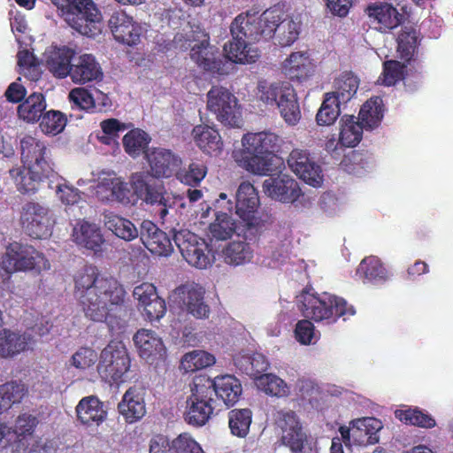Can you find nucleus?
<instances>
[{
  "label": "nucleus",
  "instance_id": "338daca9",
  "mask_svg": "<svg viewBox=\"0 0 453 453\" xmlns=\"http://www.w3.org/2000/svg\"><path fill=\"white\" fill-rule=\"evenodd\" d=\"M133 296L138 301V304L142 308L147 303L157 298L158 294L157 288L152 283L142 282L134 288Z\"/></svg>",
  "mask_w": 453,
  "mask_h": 453
},
{
  "label": "nucleus",
  "instance_id": "774afa93",
  "mask_svg": "<svg viewBox=\"0 0 453 453\" xmlns=\"http://www.w3.org/2000/svg\"><path fill=\"white\" fill-rule=\"evenodd\" d=\"M96 358V354L90 348H81L72 357L73 365L79 369L91 366Z\"/></svg>",
  "mask_w": 453,
  "mask_h": 453
},
{
  "label": "nucleus",
  "instance_id": "864d4df0",
  "mask_svg": "<svg viewBox=\"0 0 453 453\" xmlns=\"http://www.w3.org/2000/svg\"><path fill=\"white\" fill-rule=\"evenodd\" d=\"M26 393L25 386L16 381L0 386V413L3 410L11 407L12 404L19 403Z\"/></svg>",
  "mask_w": 453,
  "mask_h": 453
},
{
  "label": "nucleus",
  "instance_id": "603ef678",
  "mask_svg": "<svg viewBox=\"0 0 453 453\" xmlns=\"http://www.w3.org/2000/svg\"><path fill=\"white\" fill-rule=\"evenodd\" d=\"M150 140L148 134L139 128H135L124 135L123 146L128 155L135 157L144 150Z\"/></svg>",
  "mask_w": 453,
  "mask_h": 453
},
{
  "label": "nucleus",
  "instance_id": "f8f14e48",
  "mask_svg": "<svg viewBox=\"0 0 453 453\" xmlns=\"http://www.w3.org/2000/svg\"><path fill=\"white\" fill-rule=\"evenodd\" d=\"M207 109L225 126L240 127L241 106L236 96L226 88L213 86L208 91Z\"/></svg>",
  "mask_w": 453,
  "mask_h": 453
},
{
  "label": "nucleus",
  "instance_id": "a18cd8bd",
  "mask_svg": "<svg viewBox=\"0 0 453 453\" xmlns=\"http://www.w3.org/2000/svg\"><path fill=\"white\" fill-rule=\"evenodd\" d=\"M395 418L401 422L422 428H433L436 426V421L427 411L416 408H408L406 410H397L395 412Z\"/></svg>",
  "mask_w": 453,
  "mask_h": 453
},
{
  "label": "nucleus",
  "instance_id": "5fc2aeb1",
  "mask_svg": "<svg viewBox=\"0 0 453 453\" xmlns=\"http://www.w3.org/2000/svg\"><path fill=\"white\" fill-rule=\"evenodd\" d=\"M341 104L337 98L331 94H326L325 99L319 108L316 119L320 126H329L333 124L340 114Z\"/></svg>",
  "mask_w": 453,
  "mask_h": 453
},
{
  "label": "nucleus",
  "instance_id": "ea45409f",
  "mask_svg": "<svg viewBox=\"0 0 453 453\" xmlns=\"http://www.w3.org/2000/svg\"><path fill=\"white\" fill-rule=\"evenodd\" d=\"M382 428L380 420L375 418L357 419L352 427V436L360 444H375L379 441L378 432Z\"/></svg>",
  "mask_w": 453,
  "mask_h": 453
},
{
  "label": "nucleus",
  "instance_id": "6ab92c4d",
  "mask_svg": "<svg viewBox=\"0 0 453 453\" xmlns=\"http://www.w3.org/2000/svg\"><path fill=\"white\" fill-rule=\"evenodd\" d=\"M263 190L270 198L287 203L296 202L302 196L298 182L286 173L265 179Z\"/></svg>",
  "mask_w": 453,
  "mask_h": 453
},
{
  "label": "nucleus",
  "instance_id": "72a5a7b5",
  "mask_svg": "<svg viewBox=\"0 0 453 453\" xmlns=\"http://www.w3.org/2000/svg\"><path fill=\"white\" fill-rule=\"evenodd\" d=\"M210 213V207L207 206L205 210L203 209L200 217V224H208L209 226H223L224 225L226 226H235V221L233 219V202L227 198V195L226 193L219 194V199L216 201L215 210L213 212L215 219L213 222L209 223L205 219Z\"/></svg>",
  "mask_w": 453,
  "mask_h": 453
},
{
  "label": "nucleus",
  "instance_id": "e2e57ef3",
  "mask_svg": "<svg viewBox=\"0 0 453 453\" xmlns=\"http://www.w3.org/2000/svg\"><path fill=\"white\" fill-rule=\"evenodd\" d=\"M57 196L66 205H75L82 203L81 192L74 187L68 185L65 181L58 182L55 187Z\"/></svg>",
  "mask_w": 453,
  "mask_h": 453
},
{
  "label": "nucleus",
  "instance_id": "de8ad7c7",
  "mask_svg": "<svg viewBox=\"0 0 453 453\" xmlns=\"http://www.w3.org/2000/svg\"><path fill=\"white\" fill-rule=\"evenodd\" d=\"M358 88V79L352 73H343L340 76L334 85V91L329 92L337 98V102L344 104L349 102L356 94Z\"/></svg>",
  "mask_w": 453,
  "mask_h": 453
},
{
  "label": "nucleus",
  "instance_id": "39448f33",
  "mask_svg": "<svg viewBox=\"0 0 453 453\" xmlns=\"http://www.w3.org/2000/svg\"><path fill=\"white\" fill-rule=\"evenodd\" d=\"M298 298L303 316L317 323L329 325L340 318L346 320L356 313L354 307L345 299L327 292L317 293L304 288Z\"/></svg>",
  "mask_w": 453,
  "mask_h": 453
},
{
  "label": "nucleus",
  "instance_id": "4d7b16f0",
  "mask_svg": "<svg viewBox=\"0 0 453 453\" xmlns=\"http://www.w3.org/2000/svg\"><path fill=\"white\" fill-rule=\"evenodd\" d=\"M206 173V166L203 163L193 162L189 165L188 170H180V168L175 175L182 183L188 186H196L203 180Z\"/></svg>",
  "mask_w": 453,
  "mask_h": 453
},
{
  "label": "nucleus",
  "instance_id": "a878e982",
  "mask_svg": "<svg viewBox=\"0 0 453 453\" xmlns=\"http://www.w3.org/2000/svg\"><path fill=\"white\" fill-rule=\"evenodd\" d=\"M133 341L140 357L147 361L161 359L165 356L166 349L162 339L152 330L139 329L134 334Z\"/></svg>",
  "mask_w": 453,
  "mask_h": 453
},
{
  "label": "nucleus",
  "instance_id": "f03ea898",
  "mask_svg": "<svg viewBox=\"0 0 453 453\" xmlns=\"http://www.w3.org/2000/svg\"><path fill=\"white\" fill-rule=\"evenodd\" d=\"M173 239L182 257L192 266L205 269L214 262L212 247L219 241L231 239L234 234L236 239L230 242L223 250L222 257L226 264L241 265L253 258L251 245L258 241L260 228H208L209 239L201 238L189 228H171Z\"/></svg>",
  "mask_w": 453,
  "mask_h": 453
},
{
  "label": "nucleus",
  "instance_id": "f704fd0d",
  "mask_svg": "<svg viewBox=\"0 0 453 453\" xmlns=\"http://www.w3.org/2000/svg\"><path fill=\"white\" fill-rule=\"evenodd\" d=\"M118 410L128 423L141 419L146 413L145 403L138 390L131 387L124 394Z\"/></svg>",
  "mask_w": 453,
  "mask_h": 453
},
{
  "label": "nucleus",
  "instance_id": "680f3d73",
  "mask_svg": "<svg viewBox=\"0 0 453 453\" xmlns=\"http://www.w3.org/2000/svg\"><path fill=\"white\" fill-rule=\"evenodd\" d=\"M170 453H205L189 434H180L171 442Z\"/></svg>",
  "mask_w": 453,
  "mask_h": 453
},
{
  "label": "nucleus",
  "instance_id": "79ce46f5",
  "mask_svg": "<svg viewBox=\"0 0 453 453\" xmlns=\"http://www.w3.org/2000/svg\"><path fill=\"white\" fill-rule=\"evenodd\" d=\"M340 142L343 146L355 147L362 139L365 127L353 115L341 119Z\"/></svg>",
  "mask_w": 453,
  "mask_h": 453
},
{
  "label": "nucleus",
  "instance_id": "49530a36",
  "mask_svg": "<svg viewBox=\"0 0 453 453\" xmlns=\"http://www.w3.org/2000/svg\"><path fill=\"white\" fill-rule=\"evenodd\" d=\"M418 42V32L411 26H405L402 28L397 37V52L400 58L408 62L417 50Z\"/></svg>",
  "mask_w": 453,
  "mask_h": 453
},
{
  "label": "nucleus",
  "instance_id": "0eeeda50",
  "mask_svg": "<svg viewBox=\"0 0 453 453\" xmlns=\"http://www.w3.org/2000/svg\"><path fill=\"white\" fill-rule=\"evenodd\" d=\"M65 22L81 35L94 37L102 29V14L92 0H50Z\"/></svg>",
  "mask_w": 453,
  "mask_h": 453
},
{
  "label": "nucleus",
  "instance_id": "ddd939ff",
  "mask_svg": "<svg viewBox=\"0 0 453 453\" xmlns=\"http://www.w3.org/2000/svg\"><path fill=\"white\" fill-rule=\"evenodd\" d=\"M235 198V214L246 223V226L269 223L270 215L260 208L258 193L250 182L243 181L239 185Z\"/></svg>",
  "mask_w": 453,
  "mask_h": 453
},
{
  "label": "nucleus",
  "instance_id": "1a4fd4ad",
  "mask_svg": "<svg viewBox=\"0 0 453 453\" xmlns=\"http://www.w3.org/2000/svg\"><path fill=\"white\" fill-rule=\"evenodd\" d=\"M1 268L7 274L31 272L40 274L50 268V261L33 246L13 242L9 243L0 261Z\"/></svg>",
  "mask_w": 453,
  "mask_h": 453
},
{
  "label": "nucleus",
  "instance_id": "37998d69",
  "mask_svg": "<svg viewBox=\"0 0 453 453\" xmlns=\"http://www.w3.org/2000/svg\"><path fill=\"white\" fill-rule=\"evenodd\" d=\"M227 417L231 434L239 438H245L250 433L252 423V411L249 408H235L228 412Z\"/></svg>",
  "mask_w": 453,
  "mask_h": 453
},
{
  "label": "nucleus",
  "instance_id": "09e8293b",
  "mask_svg": "<svg viewBox=\"0 0 453 453\" xmlns=\"http://www.w3.org/2000/svg\"><path fill=\"white\" fill-rule=\"evenodd\" d=\"M215 364V357L203 350H194L185 354L180 361V369L194 372Z\"/></svg>",
  "mask_w": 453,
  "mask_h": 453
},
{
  "label": "nucleus",
  "instance_id": "052dcab7",
  "mask_svg": "<svg viewBox=\"0 0 453 453\" xmlns=\"http://www.w3.org/2000/svg\"><path fill=\"white\" fill-rule=\"evenodd\" d=\"M312 319H306L299 320L295 327L294 334L296 340L303 345L315 343L318 340L317 332Z\"/></svg>",
  "mask_w": 453,
  "mask_h": 453
},
{
  "label": "nucleus",
  "instance_id": "c9c22d12",
  "mask_svg": "<svg viewBox=\"0 0 453 453\" xmlns=\"http://www.w3.org/2000/svg\"><path fill=\"white\" fill-rule=\"evenodd\" d=\"M356 274L365 283L382 284L388 280V273L376 256L365 257L357 268Z\"/></svg>",
  "mask_w": 453,
  "mask_h": 453
},
{
  "label": "nucleus",
  "instance_id": "c03bdc74",
  "mask_svg": "<svg viewBox=\"0 0 453 453\" xmlns=\"http://www.w3.org/2000/svg\"><path fill=\"white\" fill-rule=\"evenodd\" d=\"M382 99L379 96L366 101L360 109L359 119L365 129L377 127L383 118Z\"/></svg>",
  "mask_w": 453,
  "mask_h": 453
},
{
  "label": "nucleus",
  "instance_id": "9d476101",
  "mask_svg": "<svg viewBox=\"0 0 453 453\" xmlns=\"http://www.w3.org/2000/svg\"><path fill=\"white\" fill-rule=\"evenodd\" d=\"M131 359L125 344L120 341H111L101 351L97 372L103 381L110 385H119L127 380Z\"/></svg>",
  "mask_w": 453,
  "mask_h": 453
},
{
  "label": "nucleus",
  "instance_id": "7c9ffc66",
  "mask_svg": "<svg viewBox=\"0 0 453 453\" xmlns=\"http://www.w3.org/2000/svg\"><path fill=\"white\" fill-rule=\"evenodd\" d=\"M70 77L74 83L83 84L100 81L103 72L93 55L83 54L74 60Z\"/></svg>",
  "mask_w": 453,
  "mask_h": 453
},
{
  "label": "nucleus",
  "instance_id": "412c9836",
  "mask_svg": "<svg viewBox=\"0 0 453 453\" xmlns=\"http://www.w3.org/2000/svg\"><path fill=\"white\" fill-rule=\"evenodd\" d=\"M179 303L188 314L196 319H206L210 314L209 305L204 301L205 291L197 284H185L175 289Z\"/></svg>",
  "mask_w": 453,
  "mask_h": 453
},
{
  "label": "nucleus",
  "instance_id": "bf43d9fd",
  "mask_svg": "<svg viewBox=\"0 0 453 453\" xmlns=\"http://www.w3.org/2000/svg\"><path fill=\"white\" fill-rule=\"evenodd\" d=\"M101 133L97 134L98 139L102 143L111 145L116 142L119 137V133L124 131L126 127L118 119H109L104 120L100 124Z\"/></svg>",
  "mask_w": 453,
  "mask_h": 453
},
{
  "label": "nucleus",
  "instance_id": "c756f323",
  "mask_svg": "<svg viewBox=\"0 0 453 453\" xmlns=\"http://www.w3.org/2000/svg\"><path fill=\"white\" fill-rule=\"evenodd\" d=\"M19 223L22 226H52L60 224L51 211L37 203H28L22 206Z\"/></svg>",
  "mask_w": 453,
  "mask_h": 453
},
{
  "label": "nucleus",
  "instance_id": "b1692460",
  "mask_svg": "<svg viewBox=\"0 0 453 453\" xmlns=\"http://www.w3.org/2000/svg\"><path fill=\"white\" fill-rule=\"evenodd\" d=\"M281 72L288 79L303 82L314 75L316 63L308 51H295L281 63Z\"/></svg>",
  "mask_w": 453,
  "mask_h": 453
},
{
  "label": "nucleus",
  "instance_id": "c85d7f7f",
  "mask_svg": "<svg viewBox=\"0 0 453 453\" xmlns=\"http://www.w3.org/2000/svg\"><path fill=\"white\" fill-rule=\"evenodd\" d=\"M73 50L67 47H51L44 53V61L49 71L57 78L70 75Z\"/></svg>",
  "mask_w": 453,
  "mask_h": 453
},
{
  "label": "nucleus",
  "instance_id": "a211bd4d",
  "mask_svg": "<svg viewBox=\"0 0 453 453\" xmlns=\"http://www.w3.org/2000/svg\"><path fill=\"white\" fill-rule=\"evenodd\" d=\"M96 195L101 201L131 204L132 195L128 182L115 173H103L98 179Z\"/></svg>",
  "mask_w": 453,
  "mask_h": 453
},
{
  "label": "nucleus",
  "instance_id": "5701e85b",
  "mask_svg": "<svg viewBox=\"0 0 453 453\" xmlns=\"http://www.w3.org/2000/svg\"><path fill=\"white\" fill-rule=\"evenodd\" d=\"M21 160L24 165L44 172H54L53 164L47 156L48 150L43 142L37 138L26 135L20 140Z\"/></svg>",
  "mask_w": 453,
  "mask_h": 453
},
{
  "label": "nucleus",
  "instance_id": "20e7f679",
  "mask_svg": "<svg viewBox=\"0 0 453 453\" xmlns=\"http://www.w3.org/2000/svg\"><path fill=\"white\" fill-rule=\"evenodd\" d=\"M280 142L272 132L249 133L242 139V148L234 152L235 162L253 174L266 175L273 171V153Z\"/></svg>",
  "mask_w": 453,
  "mask_h": 453
},
{
  "label": "nucleus",
  "instance_id": "393cba45",
  "mask_svg": "<svg viewBox=\"0 0 453 453\" xmlns=\"http://www.w3.org/2000/svg\"><path fill=\"white\" fill-rule=\"evenodd\" d=\"M150 174L156 178H169L175 174L181 165L180 157L170 150L154 148L146 153Z\"/></svg>",
  "mask_w": 453,
  "mask_h": 453
},
{
  "label": "nucleus",
  "instance_id": "9b49d317",
  "mask_svg": "<svg viewBox=\"0 0 453 453\" xmlns=\"http://www.w3.org/2000/svg\"><path fill=\"white\" fill-rule=\"evenodd\" d=\"M149 173L145 172H136L130 175L129 188L131 196V204L136 203L138 199L145 201L155 208L153 212L158 214L161 221L151 223L153 226L157 224H164V219L168 214V209L174 203V198L169 193L157 189L148 182Z\"/></svg>",
  "mask_w": 453,
  "mask_h": 453
},
{
  "label": "nucleus",
  "instance_id": "4be33fe9",
  "mask_svg": "<svg viewBox=\"0 0 453 453\" xmlns=\"http://www.w3.org/2000/svg\"><path fill=\"white\" fill-rule=\"evenodd\" d=\"M109 26L114 38L129 46L137 44L142 36L144 27L134 21L124 12H115L109 19Z\"/></svg>",
  "mask_w": 453,
  "mask_h": 453
},
{
  "label": "nucleus",
  "instance_id": "8fccbe9b",
  "mask_svg": "<svg viewBox=\"0 0 453 453\" xmlns=\"http://www.w3.org/2000/svg\"><path fill=\"white\" fill-rule=\"evenodd\" d=\"M255 384L259 390L268 395L283 397L288 395V387L286 382L273 373H265L259 376Z\"/></svg>",
  "mask_w": 453,
  "mask_h": 453
},
{
  "label": "nucleus",
  "instance_id": "aec40b11",
  "mask_svg": "<svg viewBox=\"0 0 453 453\" xmlns=\"http://www.w3.org/2000/svg\"><path fill=\"white\" fill-rule=\"evenodd\" d=\"M201 380L203 388L211 390V397L218 396L222 399L226 406L235 404L242 395V388L240 380L234 375L218 376L211 380L209 377H197Z\"/></svg>",
  "mask_w": 453,
  "mask_h": 453
},
{
  "label": "nucleus",
  "instance_id": "69168bd1",
  "mask_svg": "<svg viewBox=\"0 0 453 453\" xmlns=\"http://www.w3.org/2000/svg\"><path fill=\"white\" fill-rule=\"evenodd\" d=\"M148 320L150 322L159 320L166 312V304L163 298L157 296V298L147 303L142 307Z\"/></svg>",
  "mask_w": 453,
  "mask_h": 453
},
{
  "label": "nucleus",
  "instance_id": "cd10ccee",
  "mask_svg": "<svg viewBox=\"0 0 453 453\" xmlns=\"http://www.w3.org/2000/svg\"><path fill=\"white\" fill-rule=\"evenodd\" d=\"M78 420L86 426H99L107 418V411L104 404L96 395H88L81 398L76 408Z\"/></svg>",
  "mask_w": 453,
  "mask_h": 453
},
{
  "label": "nucleus",
  "instance_id": "bb28decb",
  "mask_svg": "<svg viewBox=\"0 0 453 453\" xmlns=\"http://www.w3.org/2000/svg\"><path fill=\"white\" fill-rule=\"evenodd\" d=\"M366 14L370 23L375 29L387 32L396 27L402 19V15L391 4L386 3H374L367 6Z\"/></svg>",
  "mask_w": 453,
  "mask_h": 453
},
{
  "label": "nucleus",
  "instance_id": "473e14b6",
  "mask_svg": "<svg viewBox=\"0 0 453 453\" xmlns=\"http://www.w3.org/2000/svg\"><path fill=\"white\" fill-rule=\"evenodd\" d=\"M10 174L14 180L18 189L22 193L35 192L40 181L49 178L53 172H44L42 169H34L32 166L25 165L23 169L17 167L10 170Z\"/></svg>",
  "mask_w": 453,
  "mask_h": 453
},
{
  "label": "nucleus",
  "instance_id": "a19ab883",
  "mask_svg": "<svg viewBox=\"0 0 453 453\" xmlns=\"http://www.w3.org/2000/svg\"><path fill=\"white\" fill-rule=\"evenodd\" d=\"M46 101L42 94L33 93L18 106L19 119L27 123H35L42 117Z\"/></svg>",
  "mask_w": 453,
  "mask_h": 453
},
{
  "label": "nucleus",
  "instance_id": "6e6d98bb",
  "mask_svg": "<svg viewBox=\"0 0 453 453\" xmlns=\"http://www.w3.org/2000/svg\"><path fill=\"white\" fill-rule=\"evenodd\" d=\"M65 125V116L59 111L51 110L42 115L40 128L46 134L56 135L64 130Z\"/></svg>",
  "mask_w": 453,
  "mask_h": 453
},
{
  "label": "nucleus",
  "instance_id": "3c124183",
  "mask_svg": "<svg viewBox=\"0 0 453 453\" xmlns=\"http://www.w3.org/2000/svg\"><path fill=\"white\" fill-rule=\"evenodd\" d=\"M101 228H73V239L78 245L94 251L104 242Z\"/></svg>",
  "mask_w": 453,
  "mask_h": 453
},
{
  "label": "nucleus",
  "instance_id": "0e129e2a",
  "mask_svg": "<svg viewBox=\"0 0 453 453\" xmlns=\"http://www.w3.org/2000/svg\"><path fill=\"white\" fill-rule=\"evenodd\" d=\"M70 102L78 109L88 111L95 107L91 94L84 88H75L69 93Z\"/></svg>",
  "mask_w": 453,
  "mask_h": 453
},
{
  "label": "nucleus",
  "instance_id": "f3484780",
  "mask_svg": "<svg viewBox=\"0 0 453 453\" xmlns=\"http://www.w3.org/2000/svg\"><path fill=\"white\" fill-rule=\"evenodd\" d=\"M288 165L291 171L305 183L314 188L320 187L323 183V173L318 165L307 150L295 149L288 158Z\"/></svg>",
  "mask_w": 453,
  "mask_h": 453
},
{
  "label": "nucleus",
  "instance_id": "4c0bfd02",
  "mask_svg": "<svg viewBox=\"0 0 453 453\" xmlns=\"http://www.w3.org/2000/svg\"><path fill=\"white\" fill-rule=\"evenodd\" d=\"M38 425L36 417L22 413L18 416L15 421L13 433L16 435L15 446L19 453H26L28 449V438L32 437L35 427Z\"/></svg>",
  "mask_w": 453,
  "mask_h": 453
},
{
  "label": "nucleus",
  "instance_id": "2eb2a0df",
  "mask_svg": "<svg viewBox=\"0 0 453 453\" xmlns=\"http://www.w3.org/2000/svg\"><path fill=\"white\" fill-rule=\"evenodd\" d=\"M275 423L280 430V441L282 445L291 453H306L308 436L295 411H279Z\"/></svg>",
  "mask_w": 453,
  "mask_h": 453
},
{
  "label": "nucleus",
  "instance_id": "f257e3e1",
  "mask_svg": "<svg viewBox=\"0 0 453 453\" xmlns=\"http://www.w3.org/2000/svg\"><path fill=\"white\" fill-rule=\"evenodd\" d=\"M73 281V295L87 318L106 323L111 331L125 326L127 291L118 279L86 265L74 275Z\"/></svg>",
  "mask_w": 453,
  "mask_h": 453
},
{
  "label": "nucleus",
  "instance_id": "e433bc0d",
  "mask_svg": "<svg viewBox=\"0 0 453 453\" xmlns=\"http://www.w3.org/2000/svg\"><path fill=\"white\" fill-rule=\"evenodd\" d=\"M30 336L10 329L0 331V357H12L29 349Z\"/></svg>",
  "mask_w": 453,
  "mask_h": 453
},
{
  "label": "nucleus",
  "instance_id": "dca6fc26",
  "mask_svg": "<svg viewBox=\"0 0 453 453\" xmlns=\"http://www.w3.org/2000/svg\"><path fill=\"white\" fill-rule=\"evenodd\" d=\"M268 11L277 12L278 18L275 19L273 23H268L267 28L264 30L267 39L275 35L279 44L282 47L293 44L298 39L301 32L302 20L300 16L286 13L280 5L271 7Z\"/></svg>",
  "mask_w": 453,
  "mask_h": 453
},
{
  "label": "nucleus",
  "instance_id": "6e6552de",
  "mask_svg": "<svg viewBox=\"0 0 453 453\" xmlns=\"http://www.w3.org/2000/svg\"><path fill=\"white\" fill-rule=\"evenodd\" d=\"M257 97L265 104L277 107L288 125L295 126L299 122L301 111L297 96L288 81H260L257 84Z\"/></svg>",
  "mask_w": 453,
  "mask_h": 453
},
{
  "label": "nucleus",
  "instance_id": "58836bf2",
  "mask_svg": "<svg viewBox=\"0 0 453 453\" xmlns=\"http://www.w3.org/2000/svg\"><path fill=\"white\" fill-rule=\"evenodd\" d=\"M193 139L196 144L207 154H218L221 150V138L217 132L209 126L198 125L193 128Z\"/></svg>",
  "mask_w": 453,
  "mask_h": 453
},
{
  "label": "nucleus",
  "instance_id": "2f4dec72",
  "mask_svg": "<svg viewBox=\"0 0 453 453\" xmlns=\"http://www.w3.org/2000/svg\"><path fill=\"white\" fill-rule=\"evenodd\" d=\"M140 240L155 255L168 256L173 250L171 235L161 228H141Z\"/></svg>",
  "mask_w": 453,
  "mask_h": 453
},
{
  "label": "nucleus",
  "instance_id": "423d86ee",
  "mask_svg": "<svg viewBox=\"0 0 453 453\" xmlns=\"http://www.w3.org/2000/svg\"><path fill=\"white\" fill-rule=\"evenodd\" d=\"M184 34H177L174 42L180 49L191 46V58L203 69L224 75L227 73L225 69L228 61L220 58L213 47L209 43V35L200 24L188 22L184 28Z\"/></svg>",
  "mask_w": 453,
  "mask_h": 453
},
{
  "label": "nucleus",
  "instance_id": "4468645a",
  "mask_svg": "<svg viewBox=\"0 0 453 453\" xmlns=\"http://www.w3.org/2000/svg\"><path fill=\"white\" fill-rule=\"evenodd\" d=\"M211 390L203 388L201 380L195 379L191 395L187 400L185 420L196 426H203L213 413L215 402Z\"/></svg>",
  "mask_w": 453,
  "mask_h": 453
},
{
  "label": "nucleus",
  "instance_id": "7ed1b4c3",
  "mask_svg": "<svg viewBox=\"0 0 453 453\" xmlns=\"http://www.w3.org/2000/svg\"><path fill=\"white\" fill-rule=\"evenodd\" d=\"M278 18L277 12L265 10L260 16L254 14H239L232 22L230 31L233 41L225 44L226 58L232 63L251 64L259 57L257 48L249 45L244 39L250 42L267 40L264 30L267 24L273 23Z\"/></svg>",
  "mask_w": 453,
  "mask_h": 453
},
{
  "label": "nucleus",
  "instance_id": "13d9d810",
  "mask_svg": "<svg viewBox=\"0 0 453 453\" xmlns=\"http://www.w3.org/2000/svg\"><path fill=\"white\" fill-rule=\"evenodd\" d=\"M405 66L396 60H389L384 63L383 73L378 81L385 86H393L404 77Z\"/></svg>",
  "mask_w": 453,
  "mask_h": 453
}]
</instances>
